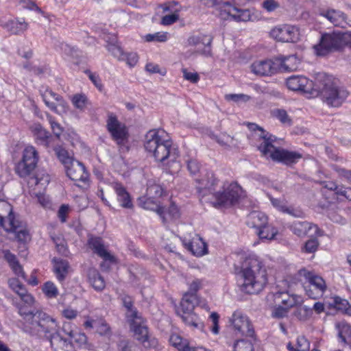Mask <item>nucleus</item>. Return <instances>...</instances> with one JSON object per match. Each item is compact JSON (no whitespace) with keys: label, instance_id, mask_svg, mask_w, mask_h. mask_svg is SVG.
<instances>
[{"label":"nucleus","instance_id":"1","mask_svg":"<svg viewBox=\"0 0 351 351\" xmlns=\"http://www.w3.org/2000/svg\"><path fill=\"white\" fill-rule=\"evenodd\" d=\"M20 316L22 317V329L30 335L43 334L49 338L56 333L59 324L56 319L34 306L29 310L20 308Z\"/></svg>","mask_w":351,"mask_h":351},{"label":"nucleus","instance_id":"2","mask_svg":"<svg viewBox=\"0 0 351 351\" xmlns=\"http://www.w3.org/2000/svg\"><path fill=\"white\" fill-rule=\"evenodd\" d=\"M241 289L248 294L262 291L268 282L267 273L262 261L256 256L246 258L241 269Z\"/></svg>","mask_w":351,"mask_h":351},{"label":"nucleus","instance_id":"3","mask_svg":"<svg viewBox=\"0 0 351 351\" xmlns=\"http://www.w3.org/2000/svg\"><path fill=\"white\" fill-rule=\"evenodd\" d=\"M144 146L160 162L167 158L175 160L178 156L176 149L172 147V142L162 130H149L145 135Z\"/></svg>","mask_w":351,"mask_h":351},{"label":"nucleus","instance_id":"4","mask_svg":"<svg viewBox=\"0 0 351 351\" xmlns=\"http://www.w3.org/2000/svg\"><path fill=\"white\" fill-rule=\"evenodd\" d=\"M315 90L320 93L325 103L331 107H339L348 97L349 93L338 84L332 76L319 74L315 81Z\"/></svg>","mask_w":351,"mask_h":351},{"label":"nucleus","instance_id":"5","mask_svg":"<svg viewBox=\"0 0 351 351\" xmlns=\"http://www.w3.org/2000/svg\"><path fill=\"white\" fill-rule=\"evenodd\" d=\"M208 8H213L219 16L223 20L232 19L236 22H246L251 20L249 10L239 9L233 5L234 0H201Z\"/></svg>","mask_w":351,"mask_h":351},{"label":"nucleus","instance_id":"6","mask_svg":"<svg viewBox=\"0 0 351 351\" xmlns=\"http://www.w3.org/2000/svg\"><path fill=\"white\" fill-rule=\"evenodd\" d=\"M276 139V138L269 137L265 140L266 141H265L264 144L260 147V152L263 156L286 165L295 164L302 158V154L298 152L276 147L273 145Z\"/></svg>","mask_w":351,"mask_h":351},{"label":"nucleus","instance_id":"7","mask_svg":"<svg viewBox=\"0 0 351 351\" xmlns=\"http://www.w3.org/2000/svg\"><path fill=\"white\" fill-rule=\"evenodd\" d=\"M296 278L302 284L306 294L310 298L316 300L322 297L326 290L325 280L313 271L301 269L298 271Z\"/></svg>","mask_w":351,"mask_h":351},{"label":"nucleus","instance_id":"8","mask_svg":"<svg viewBox=\"0 0 351 351\" xmlns=\"http://www.w3.org/2000/svg\"><path fill=\"white\" fill-rule=\"evenodd\" d=\"M212 202L215 208L230 207L236 204L243 195V189L237 182L224 184L221 189L215 191Z\"/></svg>","mask_w":351,"mask_h":351},{"label":"nucleus","instance_id":"9","mask_svg":"<svg viewBox=\"0 0 351 351\" xmlns=\"http://www.w3.org/2000/svg\"><path fill=\"white\" fill-rule=\"evenodd\" d=\"M313 48L315 53L319 56H324L329 53L341 49L343 48L341 32H333L323 34L319 43L313 45Z\"/></svg>","mask_w":351,"mask_h":351},{"label":"nucleus","instance_id":"10","mask_svg":"<svg viewBox=\"0 0 351 351\" xmlns=\"http://www.w3.org/2000/svg\"><path fill=\"white\" fill-rule=\"evenodd\" d=\"M39 160L37 150L32 145L27 146L23 152L21 160L15 166V172L21 178L31 175L36 167Z\"/></svg>","mask_w":351,"mask_h":351},{"label":"nucleus","instance_id":"11","mask_svg":"<svg viewBox=\"0 0 351 351\" xmlns=\"http://www.w3.org/2000/svg\"><path fill=\"white\" fill-rule=\"evenodd\" d=\"M130 328L134 333V337L139 341L145 348H156L158 340L152 337L147 326L144 324L143 319L140 315L138 318L130 320Z\"/></svg>","mask_w":351,"mask_h":351},{"label":"nucleus","instance_id":"12","mask_svg":"<svg viewBox=\"0 0 351 351\" xmlns=\"http://www.w3.org/2000/svg\"><path fill=\"white\" fill-rule=\"evenodd\" d=\"M106 128L110 133L112 139L116 142L119 146H125L129 138V133L125 125L119 121L117 117L110 114L106 121Z\"/></svg>","mask_w":351,"mask_h":351},{"label":"nucleus","instance_id":"13","mask_svg":"<svg viewBox=\"0 0 351 351\" xmlns=\"http://www.w3.org/2000/svg\"><path fill=\"white\" fill-rule=\"evenodd\" d=\"M270 36L277 42L297 43L300 40L299 29L288 24H282L273 27L270 32Z\"/></svg>","mask_w":351,"mask_h":351},{"label":"nucleus","instance_id":"14","mask_svg":"<svg viewBox=\"0 0 351 351\" xmlns=\"http://www.w3.org/2000/svg\"><path fill=\"white\" fill-rule=\"evenodd\" d=\"M229 323L236 335L253 337L254 330L248 317L240 311H234L229 318Z\"/></svg>","mask_w":351,"mask_h":351},{"label":"nucleus","instance_id":"15","mask_svg":"<svg viewBox=\"0 0 351 351\" xmlns=\"http://www.w3.org/2000/svg\"><path fill=\"white\" fill-rule=\"evenodd\" d=\"M200 176L195 178L196 189L201 197L213 195L217 189L219 180L212 171H201Z\"/></svg>","mask_w":351,"mask_h":351},{"label":"nucleus","instance_id":"16","mask_svg":"<svg viewBox=\"0 0 351 351\" xmlns=\"http://www.w3.org/2000/svg\"><path fill=\"white\" fill-rule=\"evenodd\" d=\"M45 105L53 112L58 114L66 113L69 110V106L66 101L60 95L46 88L45 90H40Z\"/></svg>","mask_w":351,"mask_h":351},{"label":"nucleus","instance_id":"17","mask_svg":"<svg viewBox=\"0 0 351 351\" xmlns=\"http://www.w3.org/2000/svg\"><path fill=\"white\" fill-rule=\"evenodd\" d=\"M3 228L8 232L14 233L16 239L20 243H25L31 239L27 224L16 217H10L9 218V223L7 225H4Z\"/></svg>","mask_w":351,"mask_h":351},{"label":"nucleus","instance_id":"18","mask_svg":"<svg viewBox=\"0 0 351 351\" xmlns=\"http://www.w3.org/2000/svg\"><path fill=\"white\" fill-rule=\"evenodd\" d=\"M319 15L326 18L330 23L337 27L345 28L350 25V21H348L347 15L339 10L328 8L321 10Z\"/></svg>","mask_w":351,"mask_h":351},{"label":"nucleus","instance_id":"19","mask_svg":"<svg viewBox=\"0 0 351 351\" xmlns=\"http://www.w3.org/2000/svg\"><path fill=\"white\" fill-rule=\"evenodd\" d=\"M287 86L289 89L294 91L311 93L312 90H315V82L302 75H293L287 80Z\"/></svg>","mask_w":351,"mask_h":351},{"label":"nucleus","instance_id":"20","mask_svg":"<svg viewBox=\"0 0 351 351\" xmlns=\"http://www.w3.org/2000/svg\"><path fill=\"white\" fill-rule=\"evenodd\" d=\"M268 300L273 299L276 304H280L289 309L302 302V299L298 295H289L287 292L277 291L267 296Z\"/></svg>","mask_w":351,"mask_h":351},{"label":"nucleus","instance_id":"21","mask_svg":"<svg viewBox=\"0 0 351 351\" xmlns=\"http://www.w3.org/2000/svg\"><path fill=\"white\" fill-rule=\"evenodd\" d=\"M251 69L257 75L269 76L277 72L278 65L271 60H258L252 64Z\"/></svg>","mask_w":351,"mask_h":351},{"label":"nucleus","instance_id":"22","mask_svg":"<svg viewBox=\"0 0 351 351\" xmlns=\"http://www.w3.org/2000/svg\"><path fill=\"white\" fill-rule=\"evenodd\" d=\"M13 291L19 296L21 300V302H13V305L17 308L19 315L21 308H25L28 311L35 306V298L31 293H28L25 287L22 283L16 289H14Z\"/></svg>","mask_w":351,"mask_h":351},{"label":"nucleus","instance_id":"23","mask_svg":"<svg viewBox=\"0 0 351 351\" xmlns=\"http://www.w3.org/2000/svg\"><path fill=\"white\" fill-rule=\"evenodd\" d=\"M13 291L19 296L21 300V302H13V305L17 308L19 315L21 308H25L28 311L35 306V298L31 293H28L25 287L22 283L16 289H14Z\"/></svg>","mask_w":351,"mask_h":351},{"label":"nucleus","instance_id":"24","mask_svg":"<svg viewBox=\"0 0 351 351\" xmlns=\"http://www.w3.org/2000/svg\"><path fill=\"white\" fill-rule=\"evenodd\" d=\"M13 291L19 296L21 300V302H13V305L17 308L19 315L21 308H25L28 311L35 306V298L31 293H28L25 287L22 283L16 289H14Z\"/></svg>","mask_w":351,"mask_h":351},{"label":"nucleus","instance_id":"25","mask_svg":"<svg viewBox=\"0 0 351 351\" xmlns=\"http://www.w3.org/2000/svg\"><path fill=\"white\" fill-rule=\"evenodd\" d=\"M67 176L74 181L86 182L88 178V173L84 165L78 160H75L65 167Z\"/></svg>","mask_w":351,"mask_h":351},{"label":"nucleus","instance_id":"26","mask_svg":"<svg viewBox=\"0 0 351 351\" xmlns=\"http://www.w3.org/2000/svg\"><path fill=\"white\" fill-rule=\"evenodd\" d=\"M138 204L141 208L156 211L161 217L163 223H166L167 219L165 216V208L160 206L156 199L147 195L138 199Z\"/></svg>","mask_w":351,"mask_h":351},{"label":"nucleus","instance_id":"27","mask_svg":"<svg viewBox=\"0 0 351 351\" xmlns=\"http://www.w3.org/2000/svg\"><path fill=\"white\" fill-rule=\"evenodd\" d=\"M290 229L293 234L298 237L306 236L311 229H314L316 236H322L323 232L315 224L308 221H295L290 226Z\"/></svg>","mask_w":351,"mask_h":351},{"label":"nucleus","instance_id":"28","mask_svg":"<svg viewBox=\"0 0 351 351\" xmlns=\"http://www.w3.org/2000/svg\"><path fill=\"white\" fill-rule=\"evenodd\" d=\"M113 189L117 195V199L120 206L126 209H132L134 204L130 193L123 184L115 182L112 185Z\"/></svg>","mask_w":351,"mask_h":351},{"label":"nucleus","instance_id":"29","mask_svg":"<svg viewBox=\"0 0 351 351\" xmlns=\"http://www.w3.org/2000/svg\"><path fill=\"white\" fill-rule=\"evenodd\" d=\"M88 244L95 253L101 257L104 261L114 262V258L105 248L103 241L99 237H90Z\"/></svg>","mask_w":351,"mask_h":351},{"label":"nucleus","instance_id":"30","mask_svg":"<svg viewBox=\"0 0 351 351\" xmlns=\"http://www.w3.org/2000/svg\"><path fill=\"white\" fill-rule=\"evenodd\" d=\"M247 225L256 231L263 228L268 223L267 217L260 211H252L247 217Z\"/></svg>","mask_w":351,"mask_h":351},{"label":"nucleus","instance_id":"31","mask_svg":"<svg viewBox=\"0 0 351 351\" xmlns=\"http://www.w3.org/2000/svg\"><path fill=\"white\" fill-rule=\"evenodd\" d=\"M50 181V176L45 170L38 171L36 175L30 177L27 184L29 189L37 188L45 190Z\"/></svg>","mask_w":351,"mask_h":351},{"label":"nucleus","instance_id":"32","mask_svg":"<svg viewBox=\"0 0 351 351\" xmlns=\"http://www.w3.org/2000/svg\"><path fill=\"white\" fill-rule=\"evenodd\" d=\"M213 41V38L210 36H206L203 34L193 35L189 37L187 40L188 45L189 46H197L199 44L205 45L206 49L201 51L202 54L209 56L210 55V45Z\"/></svg>","mask_w":351,"mask_h":351},{"label":"nucleus","instance_id":"33","mask_svg":"<svg viewBox=\"0 0 351 351\" xmlns=\"http://www.w3.org/2000/svg\"><path fill=\"white\" fill-rule=\"evenodd\" d=\"M1 26L12 34L19 35L24 33L29 27V25L23 19L10 20Z\"/></svg>","mask_w":351,"mask_h":351},{"label":"nucleus","instance_id":"34","mask_svg":"<svg viewBox=\"0 0 351 351\" xmlns=\"http://www.w3.org/2000/svg\"><path fill=\"white\" fill-rule=\"evenodd\" d=\"M180 317L185 324L192 329L204 331V324L203 322L193 311L182 313Z\"/></svg>","mask_w":351,"mask_h":351},{"label":"nucleus","instance_id":"35","mask_svg":"<svg viewBox=\"0 0 351 351\" xmlns=\"http://www.w3.org/2000/svg\"><path fill=\"white\" fill-rule=\"evenodd\" d=\"M188 249L197 256H202L208 252L206 243L198 235L192 239L188 244Z\"/></svg>","mask_w":351,"mask_h":351},{"label":"nucleus","instance_id":"36","mask_svg":"<svg viewBox=\"0 0 351 351\" xmlns=\"http://www.w3.org/2000/svg\"><path fill=\"white\" fill-rule=\"evenodd\" d=\"M49 339L51 348L55 351H70L71 347L70 341L60 336L58 332L51 336Z\"/></svg>","mask_w":351,"mask_h":351},{"label":"nucleus","instance_id":"37","mask_svg":"<svg viewBox=\"0 0 351 351\" xmlns=\"http://www.w3.org/2000/svg\"><path fill=\"white\" fill-rule=\"evenodd\" d=\"M53 262V270L56 277L59 281L62 282L65 279L69 272V263L65 260L60 258H54Z\"/></svg>","mask_w":351,"mask_h":351},{"label":"nucleus","instance_id":"38","mask_svg":"<svg viewBox=\"0 0 351 351\" xmlns=\"http://www.w3.org/2000/svg\"><path fill=\"white\" fill-rule=\"evenodd\" d=\"M198 302L197 294L185 293L180 302L182 313L193 311L195 306Z\"/></svg>","mask_w":351,"mask_h":351},{"label":"nucleus","instance_id":"39","mask_svg":"<svg viewBox=\"0 0 351 351\" xmlns=\"http://www.w3.org/2000/svg\"><path fill=\"white\" fill-rule=\"evenodd\" d=\"M16 217L12 212V207L8 202L0 199V226L4 228V225L9 223V218Z\"/></svg>","mask_w":351,"mask_h":351},{"label":"nucleus","instance_id":"40","mask_svg":"<svg viewBox=\"0 0 351 351\" xmlns=\"http://www.w3.org/2000/svg\"><path fill=\"white\" fill-rule=\"evenodd\" d=\"M89 282L96 291H101L105 287V281L99 272L95 269H90L88 271Z\"/></svg>","mask_w":351,"mask_h":351},{"label":"nucleus","instance_id":"41","mask_svg":"<svg viewBox=\"0 0 351 351\" xmlns=\"http://www.w3.org/2000/svg\"><path fill=\"white\" fill-rule=\"evenodd\" d=\"M336 328L338 330V336L343 343L351 342V326L344 321L336 324Z\"/></svg>","mask_w":351,"mask_h":351},{"label":"nucleus","instance_id":"42","mask_svg":"<svg viewBox=\"0 0 351 351\" xmlns=\"http://www.w3.org/2000/svg\"><path fill=\"white\" fill-rule=\"evenodd\" d=\"M32 131L38 143L48 146L49 132H47L40 124H35L32 126Z\"/></svg>","mask_w":351,"mask_h":351},{"label":"nucleus","instance_id":"43","mask_svg":"<svg viewBox=\"0 0 351 351\" xmlns=\"http://www.w3.org/2000/svg\"><path fill=\"white\" fill-rule=\"evenodd\" d=\"M59 48L62 55L65 56V58L74 60H78L81 56V52L77 48L72 47L68 45L67 43H60L59 45Z\"/></svg>","mask_w":351,"mask_h":351},{"label":"nucleus","instance_id":"44","mask_svg":"<svg viewBox=\"0 0 351 351\" xmlns=\"http://www.w3.org/2000/svg\"><path fill=\"white\" fill-rule=\"evenodd\" d=\"M255 232L261 240H272L278 234V230L273 225L267 223V225H265L263 228Z\"/></svg>","mask_w":351,"mask_h":351},{"label":"nucleus","instance_id":"45","mask_svg":"<svg viewBox=\"0 0 351 351\" xmlns=\"http://www.w3.org/2000/svg\"><path fill=\"white\" fill-rule=\"evenodd\" d=\"M247 125L251 131L254 132V136L258 137L261 141V143L258 146L259 150L260 147L264 144L265 141H266L265 140L269 137L276 138L275 136L269 134L267 132L265 131L262 128L258 127L255 123H248Z\"/></svg>","mask_w":351,"mask_h":351},{"label":"nucleus","instance_id":"46","mask_svg":"<svg viewBox=\"0 0 351 351\" xmlns=\"http://www.w3.org/2000/svg\"><path fill=\"white\" fill-rule=\"evenodd\" d=\"M170 344L178 349L179 351H185L189 346V342L186 339H184L180 335L173 333L169 337Z\"/></svg>","mask_w":351,"mask_h":351},{"label":"nucleus","instance_id":"47","mask_svg":"<svg viewBox=\"0 0 351 351\" xmlns=\"http://www.w3.org/2000/svg\"><path fill=\"white\" fill-rule=\"evenodd\" d=\"M271 115L277 119L282 124L285 125H291L292 119L284 109L276 108L271 110Z\"/></svg>","mask_w":351,"mask_h":351},{"label":"nucleus","instance_id":"48","mask_svg":"<svg viewBox=\"0 0 351 351\" xmlns=\"http://www.w3.org/2000/svg\"><path fill=\"white\" fill-rule=\"evenodd\" d=\"M108 51L119 60H125V54L121 46L117 42L108 43L107 46Z\"/></svg>","mask_w":351,"mask_h":351},{"label":"nucleus","instance_id":"49","mask_svg":"<svg viewBox=\"0 0 351 351\" xmlns=\"http://www.w3.org/2000/svg\"><path fill=\"white\" fill-rule=\"evenodd\" d=\"M334 304L338 311L351 316V304L347 300L342 299L340 297H335L334 298Z\"/></svg>","mask_w":351,"mask_h":351},{"label":"nucleus","instance_id":"50","mask_svg":"<svg viewBox=\"0 0 351 351\" xmlns=\"http://www.w3.org/2000/svg\"><path fill=\"white\" fill-rule=\"evenodd\" d=\"M163 189L160 185L156 184L154 182L149 181L146 191L147 195L157 199L158 197H161Z\"/></svg>","mask_w":351,"mask_h":351},{"label":"nucleus","instance_id":"51","mask_svg":"<svg viewBox=\"0 0 351 351\" xmlns=\"http://www.w3.org/2000/svg\"><path fill=\"white\" fill-rule=\"evenodd\" d=\"M44 190L40 189L33 188L29 189V193L33 197H36L39 204L43 207H47L50 204L49 198L43 193Z\"/></svg>","mask_w":351,"mask_h":351},{"label":"nucleus","instance_id":"52","mask_svg":"<svg viewBox=\"0 0 351 351\" xmlns=\"http://www.w3.org/2000/svg\"><path fill=\"white\" fill-rule=\"evenodd\" d=\"M122 301L123 303L124 306L128 309L127 312V317L130 320L134 318H138L139 313L132 308L133 306V302L130 297L129 296H124L122 298Z\"/></svg>","mask_w":351,"mask_h":351},{"label":"nucleus","instance_id":"53","mask_svg":"<svg viewBox=\"0 0 351 351\" xmlns=\"http://www.w3.org/2000/svg\"><path fill=\"white\" fill-rule=\"evenodd\" d=\"M56 153L59 160L64 165V168L75 160L71 157L68 152L63 148L59 147L56 149Z\"/></svg>","mask_w":351,"mask_h":351},{"label":"nucleus","instance_id":"54","mask_svg":"<svg viewBox=\"0 0 351 351\" xmlns=\"http://www.w3.org/2000/svg\"><path fill=\"white\" fill-rule=\"evenodd\" d=\"M43 293L49 298H56L58 295V290L53 282L51 281L46 282L42 289Z\"/></svg>","mask_w":351,"mask_h":351},{"label":"nucleus","instance_id":"55","mask_svg":"<svg viewBox=\"0 0 351 351\" xmlns=\"http://www.w3.org/2000/svg\"><path fill=\"white\" fill-rule=\"evenodd\" d=\"M71 101L76 108L83 110L88 103V99L84 94H75L72 97Z\"/></svg>","mask_w":351,"mask_h":351},{"label":"nucleus","instance_id":"56","mask_svg":"<svg viewBox=\"0 0 351 351\" xmlns=\"http://www.w3.org/2000/svg\"><path fill=\"white\" fill-rule=\"evenodd\" d=\"M168 39V33L167 32H156L154 34H148L145 35V40L147 42H160L164 43L166 42Z\"/></svg>","mask_w":351,"mask_h":351},{"label":"nucleus","instance_id":"57","mask_svg":"<svg viewBox=\"0 0 351 351\" xmlns=\"http://www.w3.org/2000/svg\"><path fill=\"white\" fill-rule=\"evenodd\" d=\"M252 343L245 339L237 341L234 344V351H252Z\"/></svg>","mask_w":351,"mask_h":351},{"label":"nucleus","instance_id":"58","mask_svg":"<svg viewBox=\"0 0 351 351\" xmlns=\"http://www.w3.org/2000/svg\"><path fill=\"white\" fill-rule=\"evenodd\" d=\"M319 245V241L316 238L308 240L304 246V251L306 253H314L317 251Z\"/></svg>","mask_w":351,"mask_h":351},{"label":"nucleus","instance_id":"59","mask_svg":"<svg viewBox=\"0 0 351 351\" xmlns=\"http://www.w3.org/2000/svg\"><path fill=\"white\" fill-rule=\"evenodd\" d=\"M187 169L191 176H196L200 171V165L195 159H191L187 161Z\"/></svg>","mask_w":351,"mask_h":351},{"label":"nucleus","instance_id":"60","mask_svg":"<svg viewBox=\"0 0 351 351\" xmlns=\"http://www.w3.org/2000/svg\"><path fill=\"white\" fill-rule=\"evenodd\" d=\"M119 351H137V346L128 341H121L118 345Z\"/></svg>","mask_w":351,"mask_h":351},{"label":"nucleus","instance_id":"61","mask_svg":"<svg viewBox=\"0 0 351 351\" xmlns=\"http://www.w3.org/2000/svg\"><path fill=\"white\" fill-rule=\"evenodd\" d=\"M210 319L212 322V325L210 326V330L215 335H217L219 332V315L213 312L210 315Z\"/></svg>","mask_w":351,"mask_h":351},{"label":"nucleus","instance_id":"62","mask_svg":"<svg viewBox=\"0 0 351 351\" xmlns=\"http://www.w3.org/2000/svg\"><path fill=\"white\" fill-rule=\"evenodd\" d=\"M202 280L195 278L189 284V291L186 293L196 294V293L202 287Z\"/></svg>","mask_w":351,"mask_h":351},{"label":"nucleus","instance_id":"63","mask_svg":"<svg viewBox=\"0 0 351 351\" xmlns=\"http://www.w3.org/2000/svg\"><path fill=\"white\" fill-rule=\"evenodd\" d=\"M47 117L51 125L53 132L56 136H59L62 131L60 125L55 121L54 118L51 115L47 114Z\"/></svg>","mask_w":351,"mask_h":351},{"label":"nucleus","instance_id":"64","mask_svg":"<svg viewBox=\"0 0 351 351\" xmlns=\"http://www.w3.org/2000/svg\"><path fill=\"white\" fill-rule=\"evenodd\" d=\"M297 351H307L309 349V343L304 337H299L297 339Z\"/></svg>","mask_w":351,"mask_h":351}]
</instances>
